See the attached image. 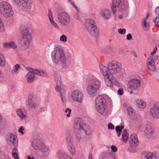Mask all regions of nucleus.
<instances>
[{
	"instance_id": "f257e3e1",
	"label": "nucleus",
	"mask_w": 159,
	"mask_h": 159,
	"mask_svg": "<svg viewBox=\"0 0 159 159\" xmlns=\"http://www.w3.org/2000/svg\"><path fill=\"white\" fill-rule=\"evenodd\" d=\"M99 67L100 72L104 77L106 84L111 87L114 78L112 75L119 73L121 71V64L116 61H112L108 64L107 66L101 65Z\"/></svg>"
},
{
	"instance_id": "f03ea898",
	"label": "nucleus",
	"mask_w": 159,
	"mask_h": 159,
	"mask_svg": "<svg viewBox=\"0 0 159 159\" xmlns=\"http://www.w3.org/2000/svg\"><path fill=\"white\" fill-rule=\"evenodd\" d=\"M53 63L61 66L63 68L67 67L71 61V58L66 57L64 50L61 48H55L51 53Z\"/></svg>"
},
{
	"instance_id": "7ed1b4c3",
	"label": "nucleus",
	"mask_w": 159,
	"mask_h": 159,
	"mask_svg": "<svg viewBox=\"0 0 159 159\" xmlns=\"http://www.w3.org/2000/svg\"><path fill=\"white\" fill-rule=\"evenodd\" d=\"M30 27L29 25L25 26L21 32V43L25 48H27L30 46L32 37L30 31Z\"/></svg>"
},
{
	"instance_id": "20e7f679",
	"label": "nucleus",
	"mask_w": 159,
	"mask_h": 159,
	"mask_svg": "<svg viewBox=\"0 0 159 159\" xmlns=\"http://www.w3.org/2000/svg\"><path fill=\"white\" fill-rule=\"evenodd\" d=\"M0 13L6 18L11 17L14 14L13 11L10 4L5 1L0 3Z\"/></svg>"
},
{
	"instance_id": "39448f33",
	"label": "nucleus",
	"mask_w": 159,
	"mask_h": 159,
	"mask_svg": "<svg viewBox=\"0 0 159 159\" xmlns=\"http://www.w3.org/2000/svg\"><path fill=\"white\" fill-rule=\"evenodd\" d=\"M100 82L98 80L91 81L87 88V92L89 94H93L97 93L100 89Z\"/></svg>"
},
{
	"instance_id": "423d86ee",
	"label": "nucleus",
	"mask_w": 159,
	"mask_h": 159,
	"mask_svg": "<svg viewBox=\"0 0 159 159\" xmlns=\"http://www.w3.org/2000/svg\"><path fill=\"white\" fill-rule=\"evenodd\" d=\"M58 20L62 25L66 26L69 25L71 22L70 16L67 13L62 12L58 15Z\"/></svg>"
},
{
	"instance_id": "0eeeda50",
	"label": "nucleus",
	"mask_w": 159,
	"mask_h": 159,
	"mask_svg": "<svg viewBox=\"0 0 159 159\" xmlns=\"http://www.w3.org/2000/svg\"><path fill=\"white\" fill-rule=\"evenodd\" d=\"M40 146V151L43 153L47 152L49 149V147L44 144L41 143L39 140L34 139L32 143V146L34 148L37 150L39 148Z\"/></svg>"
},
{
	"instance_id": "6e6552de",
	"label": "nucleus",
	"mask_w": 159,
	"mask_h": 159,
	"mask_svg": "<svg viewBox=\"0 0 159 159\" xmlns=\"http://www.w3.org/2000/svg\"><path fill=\"white\" fill-rule=\"evenodd\" d=\"M150 115L152 118H159V102H154L150 110Z\"/></svg>"
},
{
	"instance_id": "1a4fd4ad",
	"label": "nucleus",
	"mask_w": 159,
	"mask_h": 159,
	"mask_svg": "<svg viewBox=\"0 0 159 159\" xmlns=\"http://www.w3.org/2000/svg\"><path fill=\"white\" fill-rule=\"evenodd\" d=\"M141 86L139 80L133 79L131 80L128 83V88L133 90H138Z\"/></svg>"
},
{
	"instance_id": "9d476101",
	"label": "nucleus",
	"mask_w": 159,
	"mask_h": 159,
	"mask_svg": "<svg viewBox=\"0 0 159 159\" xmlns=\"http://www.w3.org/2000/svg\"><path fill=\"white\" fill-rule=\"evenodd\" d=\"M71 98L73 101L78 103H81L83 98L82 93L79 90H75L72 92Z\"/></svg>"
},
{
	"instance_id": "9b49d317",
	"label": "nucleus",
	"mask_w": 159,
	"mask_h": 159,
	"mask_svg": "<svg viewBox=\"0 0 159 159\" xmlns=\"http://www.w3.org/2000/svg\"><path fill=\"white\" fill-rule=\"evenodd\" d=\"M124 0H113L111 6L112 13L115 14L116 11V8H120L124 5Z\"/></svg>"
},
{
	"instance_id": "f8f14e48",
	"label": "nucleus",
	"mask_w": 159,
	"mask_h": 159,
	"mask_svg": "<svg viewBox=\"0 0 159 159\" xmlns=\"http://www.w3.org/2000/svg\"><path fill=\"white\" fill-rule=\"evenodd\" d=\"M13 1L16 5L24 7H30L33 3L32 0H13Z\"/></svg>"
},
{
	"instance_id": "ddd939ff",
	"label": "nucleus",
	"mask_w": 159,
	"mask_h": 159,
	"mask_svg": "<svg viewBox=\"0 0 159 159\" xmlns=\"http://www.w3.org/2000/svg\"><path fill=\"white\" fill-rule=\"evenodd\" d=\"M156 58L154 56H150L147 61V65L148 69L151 71L154 72L156 66L155 62Z\"/></svg>"
},
{
	"instance_id": "4468645a",
	"label": "nucleus",
	"mask_w": 159,
	"mask_h": 159,
	"mask_svg": "<svg viewBox=\"0 0 159 159\" xmlns=\"http://www.w3.org/2000/svg\"><path fill=\"white\" fill-rule=\"evenodd\" d=\"M83 121L80 118H75L74 121V128L76 130L81 131L83 128Z\"/></svg>"
},
{
	"instance_id": "2eb2a0df",
	"label": "nucleus",
	"mask_w": 159,
	"mask_h": 159,
	"mask_svg": "<svg viewBox=\"0 0 159 159\" xmlns=\"http://www.w3.org/2000/svg\"><path fill=\"white\" fill-rule=\"evenodd\" d=\"M139 141L137 136L135 134L130 135L129 139V144L130 146L132 148H135L139 144Z\"/></svg>"
},
{
	"instance_id": "dca6fc26",
	"label": "nucleus",
	"mask_w": 159,
	"mask_h": 159,
	"mask_svg": "<svg viewBox=\"0 0 159 159\" xmlns=\"http://www.w3.org/2000/svg\"><path fill=\"white\" fill-rule=\"evenodd\" d=\"M127 110L129 115L132 119L136 121L139 120L140 119V116L136 114L132 107H128Z\"/></svg>"
},
{
	"instance_id": "f3484780",
	"label": "nucleus",
	"mask_w": 159,
	"mask_h": 159,
	"mask_svg": "<svg viewBox=\"0 0 159 159\" xmlns=\"http://www.w3.org/2000/svg\"><path fill=\"white\" fill-rule=\"evenodd\" d=\"M26 69L28 70L29 72L27 74L26 77H27V81L29 83L32 82L35 78L34 75V73L32 71H34V69L30 67L26 68Z\"/></svg>"
},
{
	"instance_id": "a211bd4d",
	"label": "nucleus",
	"mask_w": 159,
	"mask_h": 159,
	"mask_svg": "<svg viewBox=\"0 0 159 159\" xmlns=\"http://www.w3.org/2000/svg\"><path fill=\"white\" fill-rule=\"evenodd\" d=\"M9 141L13 144L14 147L12 148L13 150L17 151L18 146V141L16 136L12 134H11L9 136Z\"/></svg>"
},
{
	"instance_id": "6ab92c4d",
	"label": "nucleus",
	"mask_w": 159,
	"mask_h": 159,
	"mask_svg": "<svg viewBox=\"0 0 159 159\" xmlns=\"http://www.w3.org/2000/svg\"><path fill=\"white\" fill-rule=\"evenodd\" d=\"M96 26V24L95 23L93 20L92 19H88L86 20L85 23V27L87 30L90 31V30L92 29H94V26Z\"/></svg>"
},
{
	"instance_id": "aec40b11",
	"label": "nucleus",
	"mask_w": 159,
	"mask_h": 159,
	"mask_svg": "<svg viewBox=\"0 0 159 159\" xmlns=\"http://www.w3.org/2000/svg\"><path fill=\"white\" fill-rule=\"evenodd\" d=\"M134 103L139 108L144 109L146 106V102L141 99H138L135 100Z\"/></svg>"
},
{
	"instance_id": "412c9836",
	"label": "nucleus",
	"mask_w": 159,
	"mask_h": 159,
	"mask_svg": "<svg viewBox=\"0 0 159 159\" xmlns=\"http://www.w3.org/2000/svg\"><path fill=\"white\" fill-rule=\"evenodd\" d=\"M101 16L105 19L108 20L110 18L111 13V11L108 9H103L100 12Z\"/></svg>"
},
{
	"instance_id": "4be33fe9",
	"label": "nucleus",
	"mask_w": 159,
	"mask_h": 159,
	"mask_svg": "<svg viewBox=\"0 0 159 159\" xmlns=\"http://www.w3.org/2000/svg\"><path fill=\"white\" fill-rule=\"evenodd\" d=\"M106 101L105 98L102 96L99 95L95 100V106L106 104Z\"/></svg>"
},
{
	"instance_id": "5701e85b",
	"label": "nucleus",
	"mask_w": 159,
	"mask_h": 159,
	"mask_svg": "<svg viewBox=\"0 0 159 159\" xmlns=\"http://www.w3.org/2000/svg\"><path fill=\"white\" fill-rule=\"evenodd\" d=\"M55 80L56 82L57 86L55 88L56 90L58 91L61 89H64L61 87L62 82L60 76L59 75H56L55 77Z\"/></svg>"
},
{
	"instance_id": "b1692460",
	"label": "nucleus",
	"mask_w": 159,
	"mask_h": 159,
	"mask_svg": "<svg viewBox=\"0 0 159 159\" xmlns=\"http://www.w3.org/2000/svg\"><path fill=\"white\" fill-rule=\"evenodd\" d=\"M94 29H92L90 31H89L88 32L93 36L94 37H97L99 35V31L97 26H94Z\"/></svg>"
},
{
	"instance_id": "393cba45",
	"label": "nucleus",
	"mask_w": 159,
	"mask_h": 159,
	"mask_svg": "<svg viewBox=\"0 0 159 159\" xmlns=\"http://www.w3.org/2000/svg\"><path fill=\"white\" fill-rule=\"evenodd\" d=\"M94 29H92L90 31H89L88 32L93 36L94 37H97L99 35V31L97 26H94Z\"/></svg>"
},
{
	"instance_id": "a878e982",
	"label": "nucleus",
	"mask_w": 159,
	"mask_h": 159,
	"mask_svg": "<svg viewBox=\"0 0 159 159\" xmlns=\"http://www.w3.org/2000/svg\"><path fill=\"white\" fill-rule=\"evenodd\" d=\"M35 75L40 76L43 77H46L48 75L47 73L43 70L34 69V71H33Z\"/></svg>"
},
{
	"instance_id": "bb28decb",
	"label": "nucleus",
	"mask_w": 159,
	"mask_h": 159,
	"mask_svg": "<svg viewBox=\"0 0 159 159\" xmlns=\"http://www.w3.org/2000/svg\"><path fill=\"white\" fill-rule=\"evenodd\" d=\"M144 132L147 135H151L154 133V130L150 125H148L146 126Z\"/></svg>"
},
{
	"instance_id": "cd10ccee",
	"label": "nucleus",
	"mask_w": 159,
	"mask_h": 159,
	"mask_svg": "<svg viewBox=\"0 0 159 159\" xmlns=\"http://www.w3.org/2000/svg\"><path fill=\"white\" fill-rule=\"evenodd\" d=\"M97 111L100 114H102L104 112L106 109V104L95 106Z\"/></svg>"
},
{
	"instance_id": "c85d7f7f",
	"label": "nucleus",
	"mask_w": 159,
	"mask_h": 159,
	"mask_svg": "<svg viewBox=\"0 0 159 159\" xmlns=\"http://www.w3.org/2000/svg\"><path fill=\"white\" fill-rule=\"evenodd\" d=\"M58 157L59 158H62L64 159L69 158L70 157L69 155L61 150H58L57 152Z\"/></svg>"
},
{
	"instance_id": "c756f323",
	"label": "nucleus",
	"mask_w": 159,
	"mask_h": 159,
	"mask_svg": "<svg viewBox=\"0 0 159 159\" xmlns=\"http://www.w3.org/2000/svg\"><path fill=\"white\" fill-rule=\"evenodd\" d=\"M143 159H157L156 156L151 152H148L143 156Z\"/></svg>"
},
{
	"instance_id": "7c9ffc66",
	"label": "nucleus",
	"mask_w": 159,
	"mask_h": 159,
	"mask_svg": "<svg viewBox=\"0 0 159 159\" xmlns=\"http://www.w3.org/2000/svg\"><path fill=\"white\" fill-rule=\"evenodd\" d=\"M128 134L126 129H124L122 133V139L124 142L126 143L128 139Z\"/></svg>"
},
{
	"instance_id": "2f4dec72",
	"label": "nucleus",
	"mask_w": 159,
	"mask_h": 159,
	"mask_svg": "<svg viewBox=\"0 0 159 159\" xmlns=\"http://www.w3.org/2000/svg\"><path fill=\"white\" fill-rule=\"evenodd\" d=\"M6 65L5 57L0 52V66L4 67Z\"/></svg>"
},
{
	"instance_id": "473e14b6",
	"label": "nucleus",
	"mask_w": 159,
	"mask_h": 159,
	"mask_svg": "<svg viewBox=\"0 0 159 159\" xmlns=\"http://www.w3.org/2000/svg\"><path fill=\"white\" fill-rule=\"evenodd\" d=\"M67 147L70 154L72 155H74L75 154L76 150L73 144L67 146Z\"/></svg>"
},
{
	"instance_id": "72a5a7b5",
	"label": "nucleus",
	"mask_w": 159,
	"mask_h": 159,
	"mask_svg": "<svg viewBox=\"0 0 159 159\" xmlns=\"http://www.w3.org/2000/svg\"><path fill=\"white\" fill-rule=\"evenodd\" d=\"M60 93V96L61 97V100L62 102L63 103L64 102V98L65 97V90L64 89H61L57 91Z\"/></svg>"
},
{
	"instance_id": "f704fd0d",
	"label": "nucleus",
	"mask_w": 159,
	"mask_h": 159,
	"mask_svg": "<svg viewBox=\"0 0 159 159\" xmlns=\"http://www.w3.org/2000/svg\"><path fill=\"white\" fill-rule=\"evenodd\" d=\"M142 27L145 31L148 30L149 28V25L148 23L145 22V21L144 22H142Z\"/></svg>"
},
{
	"instance_id": "c9c22d12",
	"label": "nucleus",
	"mask_w": 159,
	"mask_h": 159,
	"mask_svg": "<svg viewBox=\"0 0 159 159\" xmlns=\"http://www.w3.org/2000/svg\"><path fill=\"white\" fill-rule=\"evenodd\" d=\"M16 113L21 118H24L25 117V115L23 113L21 109H18L16 111Z\"/></svg>"
},
{
	"instance_id": "e433bc0d",
	"label": "nucleus",
	"mask_w": 159,
	"mask_h": 159,
	"mask_svg": "<svg viewBox=\"0 0 159 159\" xmlns=\"http://www.w3.org/2000/svg\"><path fill=\"white\" fill-rule=\"evenodd\" d=\"M81 131L82 133H85L86 135H89L91 133V130L90 127L87 128L86 129H84L83 128Z\"/></svg>"
},
{
	"instance_id": "4c0bfd02",
	"label": "nucleus",
	"mask_w": 159,
	"mask_h": 159,
	"mask_svg": "<svg viewBox=\"0 0 159 159\" xmlns=\"http://www.w3.org/2000/svg\"><path fill=\"white\" fill-rule=\"evenodd\" d=\"M72 137L71 135H68L66 138V142L67 145L69 146L72 145Z\"/></svg>"
},
{
	"instance_id": "58836bf2",
	"label": "nucleus",
	"mask_w": 159,
	"mask_h": 159,
	"mask_svg": "<svg viewBox=\"0 0 159 159\" xmlns=\"http://www.w3.org/2000/svg\"><path fill=\"white\" fill-rule=\"evenodd\" d=\"M113 48L110 45H108L104 49V51L106 53H109L112 52Z\"/></svg>"
},
{
	"instance_id": "ea45409f",
	"label": "nucleus",
	"mask_w": 159,
	"mask_h": 159,
	"mask_svg": "<svg viewBox=\"0 0 159 159\" xmlns=\"http://www.w3.org/2000/svg\"><path fill=\"white\" fill-rule=\"evenodd\" d=\"M20 68V65L18 64H16L13 67L11 70V73L13 74H15L17 70Z\"/></svg>"
},
{
	"instance_id": "a19ab883",
	"label": "nucleus",
	"mask_w": 159,
	"mask_h": 159,
	"mask_svg": "<svg viewBox=\"0 0 159 159\" xmlns=\"http://www.w3.org/2000/svg\"><path fill=\"white\" fill-rule=\"evenodd\" d=\"M60 40L62 42H66L67 40V36L64 34L62 35L60 37Z\"/></svg>"
},
{
	"instance_id": "79ce46f5",
	"label": "nucleus",
	"mask_w": 159,
	"mask_h": 159,
	"mask_svg": "<svg viewBox=\"0 0 159 159\" xmlns=\"http://www.w3.org/2000/svg\"><path fill=\"white\" fill-rule=\"evenodd\" d=\"M28 104L29 107L31 108H34L36 106V104L33 101L30 102H28Z\"/></svg>"
},
{
	"instance_id": "37998d69",
	"label": "nucleus",
	"mask_w": 159,
	"mask_h": 159,
	"mask_svg": "<svg viewBox=\"0 0 159 159\" xmlns=\"http://www.w3.org/2000/svg\"><path fill=\"white\" fill-rule=\"evenodd\" d=\"M48 17L49 20L53 19L52 13L51 10L50 9H49L48 10Z\"/></svg>"
},
{
	"instance_id": "c03bdc74",
	"label": "nucleus",
	"mask_w": 159,
	"mask_h": 159,
	"mask_svg": "<svg viewBox=\"0 0 159 159\" xmlns=\"http://www.w3.org/2000/svg\"><path fill=\"white\" fill-rule=\"evenodd\" d=\"M50 22L52 25H53V26H54L55 28L58 29L59 28V26L57 25V23L53 20V19H52L51 20H49Z\"/></svg>"
},
{
	"instance_id": "a18cd8bd",
	"label": "nucleus",
	"mask_w": 159,
	"mask_h": 159,
	"mask_svg": "<svg viewBox=\"0 0 159 159\" xmlns=\"http://www.w3.org/2000/svg\"><path fill=\"white\" fill-rule=\"evenodd\" d=\"M153 22L159 27V16L157 17L153 20Z\"/></svg>"
},
{
	"instance_id": "49530a36",
	"label": "nucleus",
	"mask_w": 159,
	"mask_h": 159,
	"mask_svg": "<svg viewBox=\"0 0 159 159\" xmlns=\"http://www.w3.org/2000/svg\"><path fill=\"white\" fill-rule=\"evenodd\" d=\"M118 31L120 34H124L125 33L126 30L125 29H120L118 30Z\"/></svg>"
},
{
	"instance_id": "de8ad7c7",
	"label": "nucleus",
	"mask_w": 159,
	"mask_h": 159,
	"mask_svg": "<svg viewBox=\"0 0 159 159\" xmlns=\"http://www.w3.org/2000/svg\"><path fill=\"white\" fill-rule=\"evenodd\" d=\"M71 109L69 108H67L66 109L65 111V112L66 113H67L68 112V113H67L66 115V117H69L70 116V115L71 113Z\"/></svg>"
},
{
	"instance_id": "09e8293b",
	"label": "nucleus",
	"mask_w": 159,
	"mask_h": 159,
	"mask_svg": "<svg viewBox=\"0 0 159 159\" xmlns=\"http://www.w3.org/2000/svg\"><path fill=\"white\" fill-rule=\"evenodd\" d=\"M12 48L14 49L16 48V45L15 44L14 42H10V48Z\"/></svg>"
},
{
	"instance_id": "8fccbe9b",
	"label": "nucleus",
	"mask_w": 159,
	"mask_h": 159,
	"mask_svg": "<svg viewBox=\"0 0 159 159\" xmlns=\"http://www.w3.org/2000/svg\"><path fill=\"white\" fill-rule=\"evenodd\" d=\"M12 157L15 159H19L18 154L16 152H14L12 153Z\"/></svg>"
},
{
	"instance_id": "3c124183",
	"label": "nucleus",
	"mask_w": 159,
	"mask_h": 159,
	"mask_svg": "<svg viewBox=\"0 0 159 159\" xmlns=\"http://www.w3.org/2000/svg\"><path fill=\"white\" fill-rule=\"evenodd\" d=\"M10 44V42L5 43L3 44V47L6 48H9Z\"/></svg>"
},
{
	"instance_id": "603ef678",
	"label": "nucleus",
	"mask_w": 159,
	"mask_h": 159,
	"mask_svg": "<svg viewBox=\"0 0 159 159\" xmlns=\"http://www.w3.org/2000/svg\"><path fill=\"white\" fill-rule=\"evenodd\" d=\"M5 29L3 25V22L0 23V31L3 32L4 31Z\"/></svg>"
},
{
	"instance_id": "864d4df0",
	"label": "nucleus",
	"mask_w": 159,
	"mask_h": 159,
	"mask_svg": "<svg viewBox=\"0 0 159 159\" xmlns=\"http://www.w3.org/2000/svg\"><path fill=\"white\" fill-rule=\"evenodd\" d=\"M25 129L22 126H21L19 128L18 131L19 133H21L22 134H23L24 133L23 131V130H24Z\"/></svg>"
},
{
	"instance_id": "5fc2aeb1",
	"label": "nucleus",
	"mask_w": 159,
	"mask_h": 159,
	"mask_svg": "<svg viewBox=\"0 0 159 159\" xmlns=\"http://www.w3.org/2000/svg\"><path fill=\"white\" fill-rule=\"evenodd\" d=\"M108 127L109 129H114V126L113 124H112L111 123H109L108 125Z\"/></svg>"
},
{
	"instance_id": "6e6d98bb",
	"label": "nucleus",
	"mask_w": 159,
	"mask_h": 159,
	"mask_svg": "<svg viewBox=\"0 0 159 159\" xmlns=\"http://www.w3.org/2000/svg\"><path fill=\"white\" fill-rule=\"evenodd\" d=\"M117 93L120 95H122L124 93V91L122 89H120L117 91Z\"/></svg>"
},
{
	"instance_id": "4d7b16f0",
	"label": "nucleus",
	"mask_w": 159,
	"mask_h": 159,
	"mask_svg": "<svg viewBox=\"0 0 159 159\" xmlns=\"http://www.w3.org/2000/svg\"><path fill=\"white\" fill-rule=\"evenodd\" d=\"M116 132H121L122 131V129H120V126L119 125H117L116 126Z\"/></svg>"
},
{
	"instance_id": "13d9d810",
	"label": "nucleus",
	"mask_w": 159,
	"mask_h": 159,
	"mask_svg": "<svg viewBox=\"0 0 159 159\" xmlns=\"http://www.w3.org/2000/svg\"><path fill=\"white\" fill-rule=\"evenodd\" d=\"M111 148L113 152H116L117 151V148L114 145H112L111 146Z\"/></svg>"
},
{
	"instance_id": "bf43d9fd",
	"label": "nucleus",
	"mask_w": 159,
	"mask_h": 159,
	"mask_svg": "<svg viewBox=\"0 0 159 159\" xmlns=\"http://www.w3.org/2000/svg\"><path fill=\"white\" fill-rule=\"evenodd\" d=\"M33 98V96L32 94H30L29 95L28 98V102H30L31 101H32Z\"/></svg>"
},
{
	"instance_id": "052dcab7",
	"label": "nucleus",
	"mask_w": 159,
	"mask_h": 159,
	"mask_svg": "<svg viewBox=\"0 0 159 159\" xmlns=\"http://www.w3.org/2000/svg\"><path fill=\"white\" fill-rule=\"evenodd\" d=\"M132 39V36L130 34H128L126 36V39L127 40H130Z\"/></svg>"
},
{
	"instance_id": "680f3d73",
	"label": "nucleus",
	"mask_w": 159,
	"mask_h": 159,
	"mask_svg": "<svg viewBox=\"0 0 159 159\" xmlns=\"http://www.w3.org/2000/svg\"><path fill=\"white\" fill-rule=\"evenodd\" d=\"M157 48L156 47H155V48H154V49L153 50V51L152 52H151L150 55H153L154 54L157 52Z\"/></svg>"
},
{
	"instance_id": "e2e57ef3",
	"label": "nucleus",
	"mask_w": 159,
	"mask_h": 159,
	"mask_svg": "<svg viewBox=\"0 0 159 159\" xmlns=\"http://www.w3.org/2000/svg\"><path fill=\"white\" fill-rule=\"evenodd\" d=\"M131 53L135 57H138V55L135 51H132L131 52Z\"/></svg>"
},
{
	"instance_id": "0e129e2a",
	"label": "nucleus",
	"mask_w": 159,
	"mask_h": 159,
	"mask_svg": "<svg viewBox=\"0 0 159 159\" xmlns=\"http://www.w3.org/2000/svg\"><path fill=\"white\" fill-rule=\"evenodd\" d=\"M155 12L157 15H159V7H157L155 10Z\"/></svg>"
},
{
	"instance_id": "69168bd1",
	"label": "nucleus",
	"mask_w": 159,
	"mask_h": 159,
	"mask_svg": "<svg viewBox=\"0 0 159 159\" xmlns=\"http://www.w3.org/2000/svg\"><path fill=\"white\" fill-rule=\"evenodd\" d=\"M75 18L76 19L78 20L79 18V14L77 13H75L74 14Z\"/></svg>"
},
{
	"instance_id": "338daca9",
	"label": "nucleus",
	"mask_w": 159,
	"mask_h": 159,
	"mask_svg": "<svg viewBox=\"0 0 159 159\" xmlns=\"http://www.w3.org/2000/svg\"><path fill=\"white\" fill-rule=\"evenodd\" d=\"M70 3H71L72 5L75 8V9H77V7L75 5V3H74V2H73L72 1L71 2H70Z\"/></svg>"
},
{
	"instance_id": "774afa93",
	"label": "nucleus",
	"mask_w": 159,
	"mask_h": 159,
	"mask_svg": "<svg viewBox=\"0 0 159 159\" xmlns=\"http://www.w3.org/2000/svg\"><path fill=\"white\" fill-rule=\"evenodd\" d=\"M88 159H93L92 155L91 153L89 154Z\"/></svg>"
}]
</instances>
